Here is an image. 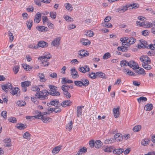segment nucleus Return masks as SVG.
I'll list each match as a JSON object with an SVG mask.
<instances>
[{"mask_svg":"<svg viewBox=\"0 0 155 155\" xmlns=\"http://www.w3.org/2000/svg\"><path fill=\"white\" fill-rule=\"evenodd\" d=\"M19 89L18 87L13 88L11 92L13 95H15L16 94L18 95V93H19Z\"/></svg>","mask_w":155,"mask_h":155,"instance_id":"a878e982","label":"nucleus"},{"mask_svg":"<svg viewBox=\"0 0 155 155\" xmlns=\"http://www.w3.org/2000/svg\"><path fill=\"white\" fill-rule=\"evenodd\" d=\"M41 13L38 12L36 15H35L34 19V21L36 23H38L41 21Z\"/></svg>","mask_w":155,"mask_h":155,"instance_id":"6e6552de","label":"nucleus"},{"mask_svg":"<svg viewBox=\"0 0 155 155\" xmlns=\"http://www.w3.org/2000/svg\"><path fill=\"white\" fill-rule=\"evenodd\" d=\"M124 150L123 148H120L114 150L113 153L114 154H120L124 152Z\"/></svg>","mask_w":155,"mask_h":155,"instance_id":"dca6fc26","label":"nucleus"},{"mask_svg":"<svg viewBox=\"0 0 155 155\" xmlns=\"http://www.w3.org/2000/svg\"><path fill=\"white\" fill-rule=\"evenodd\" d=\"M111 56V54L109 53H106L103 55V58L104 59H107L109 58Z\"/></svg>","mask_w":155,"mask_h":155,"instance_id":"de8ad7c7","label":"nucleus"},{"mask_svg":"<svg viewBox=\"0 0 155 155\" xmlns=\"http://www.w3.org/2000/svg\"><path fill=\"white\" fill-rule=\"evenodd\" d=\"M62 146H58L54 148L52 151V153L54 154L57 153L61 149Z\"/></svg>","mask_w":155,"mask_h":155,"instance_id":"9d476101","label":"nucleus"},{"mask_svg":"<svg viewBox=\"0 0 155 155\" xmlns=\"http://www.w3.org/2000/svg\"><path fill=\"white\" fill-rule=\"evenodd\" d=\"M40 118H41L44 123H47L48 122H50L51 120V118L50 117H47L44 115L42 116V117H41Z\"/></svg>","mask_w":155,"mask_h":155,"instance_id":"4468645a","label":"nucleus"},{"mask_svg":"<svg viewBox=\"0 0 155 155\" xmlns=\"http://www.w3.org/2000/svg\"><path fill=\"white\" fill-rule=\"evenodd\" d=\"M113 148L111 147H107L105 148L104 150L105 152H110L112 151Z\"/></svg>","mask_w":155,"mask_h":155,"instance_id":"4d7b16f0","label":"nucleus"},{"mask_svg":"<svg viewBox=\"0 0 155 155\" xmlns=\"http://www.w3.org/2000/svg\"><path fill=\"white\" fill-rule=\"evenodd\" d=\"M64 7L67 9L69 12H71L72 10V5L69 3H66L64 5Z\"/></svg>","mask_w":155,"mask_h":155,"instance_id":"c85d7f7f","label":"nucleus"},{"mask_svg":"<svg viewBox=\"0 0 155 155\" xmlns=\"http://www.w3.org/2000/svg\"><path fill=\"white\" fill-rule=\"evenodd\" d=\"M19 67L18 66H15L13 70L14 71V73L16 74L19 71Z\"/></svg>","mask_w":155,"mask_h":155,"instance_id":"6e6d98bb","label":"nucleus"},{"mask_svg":"<svg viewBox=\"0 0 155 155\" xmlns=\"http://www.w3.org/2000/svg\"><path fill=\"white\" fill-rule=\"evenodd\" d=\"M71 74L73 78H76L79 77V76L77 71H76L75 68H73L71 70Z\"/></svg>","mask_w":155,"mask_h":155,"instance_id":"423d86ee","label":"nucleus"},{"mask_svg":"<svg viewBox=\"0 0 155 155\" xmlns=\"http://www.w3.org/2000/svg\"><path fill=\"white\" fill-rule=\"evenodd\" d=\"M72 104V102L70 100H65L62 102L61 105L64 107H65L67 106H70Z\"/></svg>","mask_w":155,"mask_h":155,"instance_id":"1a4fd4ad","label":"nucleus"},{"mask_svg":"<svg viewBox=\"0 0 155 155\" xmlns=\"http://www.w3.org/2000/svg\"><path fill=\"white\" fill-rule=\"evenodd\" d=\"M82 44L84 45H87L90 44V41L88 39L82 38L81 41Z\"/></svg>","mask_w":155,"mask_h":155,"instance_id":"a211bd4d","label":"nucleus"},{"mask_svg":"<svg viewBox=\"0 0 155 155\" xmlns=\"http://www.w3.org/2000/svg\"><path fill=\"white\" fill-rule=\"evenodd\" d=\"M136 41V39L133 37H131L129 38V41H128V43L129 44L131 45L133 44Z\"/></svg>","mask_w":155,"mask_h":155,"instance_id":"a18cd8bd","label":"nucleus"},{"mask_svg":"<svg viewBox=\"0 0 155 155\" xmlns=\"http://www.w3.org/2000/svg\"><path fill=\"white\" fill-rule=\"evenodd\" d=\"M1 116L4 118L5 120L7 118V112L5 111H4L2 112L1 114Z\"/></svg>","mask_w":155,"mask_h":155,"instance_id":"680f3d73","label":"nucleus"},{"mask_svg":"<svg viewBox=\"0 0 155 155\" xmlns=\"http://www.w3.org/2000/svg\"><path fill=\"white\" fill-rule=\"evenodd\" d=\"M22 67L26 71H30L32 68V67L28 65L27 64H23Z\"/></svg>","mask_w":155,"mask_h":155,"instance_id":"72a5a7b5","label":"nucleus"},{"mask_svg":"<svg viewBox=\"0 0 155 155\" xmlns=\"http://www.w3.org/2000/svg\"><path fill=\"white\" fill-rule=\"evenodd\" d=\"M31 85V82L28 81H25L21 83V85L22 87H27Z\"/></svg>","mask_w":155,"mask_h":155,"instance_id":"cd10ccee","label":"nucleus"},{"mask_svg":"<svg viewBox=\"0 0 155 155\" xmlns=\"http://www.w3.org/2000/svg\"><path fill=\"white\" fill-rule=\"evenodd\" d=\"M35 112L37 115L34 116L35 118L37 119H41L40 117H42V116H43V114H45V113H44V114H42L41 112L38 111H36Z\"/></svg>","mask_w":155,"mask_h":155,"instance_id":"412c9836","label":"nucleus"},{"mask_svg":"<svg viewBox=\"0 0 155 155\" xmlns=\"http://www.w3.org/2000/svg\"><path fill=\"white\" fill-rule=\"evenodd\" d=\"M84 107V106H78L77 107V115L78 117H79L80 115H81L82 114V108Z\"/></svg>","mask_w":155,"mask_h":155,"instance_id":"ddd939ff","label":"nucleus"},{"mask_svg":"<svg viewBox=\"0 0 155 155\" xmlns=\"http://www.w3.org/2000/svg\"><path fill=\"white\" fill-rule=\"evenodd\" d=\"M8 36L9 37V38L10 41L12 42L13 41L14 38V37L13 35V34L9 31L8 32Z\"/></svg>","mask_w":155,"mask_h":155,"instance_id":"ea45409f","label":"nucleus"},{"mask_svg":"<svg viewBox=\"0 0 155 155\" xmlns=\"http://www.w3.org/2000/svg\"><path fill=\"white\" fill-rule=\"evenodd\" d=\"M59 101H51L50 102V104L51 105L55 106L57 107L59 106L58 105L59 104Z\"/></svg>","mask_w":155,"mask_h":155,"instance_id":"79ce46f5","label":"nucleus"},{"mask_svg":"<svg viewBox=\"0 0 155 155\" xmlns=\"http://www.w3.org/2000/svg\"><path fill=\"white\" fill-rule=\"evenodd\" d=\"M81 81L82 82L83 86H87L89 84L88 80L85 78H82L81 80Z\"/></svg>","mask_w":155,"mask_h":155,"instance_id":"7c9ffc66","label":"nucleus"},{"mask_svg":"<svg viewBox=\"0 0 155 155\" xmlns=\"http://www.w3.org/2000/svg\"><path fill=\"white\" fill-rule=\"evenodd\" d=\"M38 45L39 47L45 48L48 46V44L46 42L43 41H40L38 42Z\"/></svg>","mask_w":155,"mask_h":155,"instance_id":"9b49d317","label":"nucleus"},{"mask_svg":"<svg viewBox=\"0 0 155 155\" xmlns=\"http://www.w3.org/2000/svg\"><path fill=\"white\" fill-rule=\"evenodd\" d=\"M73 123L71 121L70 122L66 127V128L68 131H70L72 129Z\"/></svg>","mask_w":155,"mask_h":155,"instance_id":"c9c22d12","label":"nucleus"},{"mask_svg":"<svg viewBox=\"0 0 155 155\" xmlns=\"http://www.w3.org/2000/svg\"><path fill=\"white\" fill-rule=\"evenodd\" d=\"M61 38L60 37H57L54 38L51 43V45L55 47L58 46L60 44Z\"/></svg>","mask_w":155,"mask_h":155,"instance_id":"20e7f679","label":"nucleus"},{"mask_svg":"<svg viewBox=\"0 0 155 155\" xmlns=\"http://www.w3.org/2000/svg\"><path fill=\"white\" fill-rule=\"evenodd\" d=\"M36 94H35V96L36 97H31V101L33 102L35 104H37V98L38 99L37 97L36 96Z\"/></svg>","mask_w":155,"mask_h":155,"instance_id":"e2e57ef3","label":"nucleus"},{"mask_svg":"<svg viewBox=\"0 0 155 155\" xmlns=\"http://www.w3.org/2000/svg\"><path fill=\"white\" fill-rule=\"evenodd\" d=\"M137 100L139 103H140L141 102H143L147 101L146 97H141L139 98H137Z\"/></svg>","mask_w":155,"mask_h":155,"instance_id":"e433bc0d","label":"nucleus"},{"mask_svg":"<svg viewBox=\"0 0 155 155\" xmlns=\"http://www.w3.org/2000/svg\"><path fill=\"white\" fill-rule=\"evenodd\" d=\"M70 88L69 86L67 84H64L61 86L63 92L68 91Z\"/></svg>","mask_w":155,"mask_h":155,"instance_id":"4be33fe9","label":"nucleus"},{"mask_svg":"<svg viewBox=\"0 0 155 155\" xmlns=\"http://www.w3.org/2000/svg\"><path fill=\"white\" fill-rule=\"evenodd\" d=\"M136 24L137 25H139V26L140 27H146L148 23H146L145 24L144 22H141L140 21H136Z\"/></svg>","mask_w":155,"mask_h":155,"instance_id":"f704fd0d","label":"nucleus"},{"mask_svg":"<svg viewBox=\"0 0 155 155\" xmlns=\"http://www.w3.org/2000/svg\"><path fill=\"white\" fill-rule=\"evenodd\" d=\"M42 19L43 22L44 24L48 20V18L46 16H43L42 17Z\"/></svg>","mask_w":155,"mask_h":155,"instance_id":"69168bd1","label":"nucleus"},{"mask_svg":"<svg viewBox=\"0 0 155 155\" xmlns=\"http://www.w3.org/2000/svg\"><path fill=\"white\" fill-rule=\"evenodd\" d=\"M140 60L142 62V65L144 68L147 70H150L151 69V66L149 64L150 63L151 61L148 56L146 55L141 56Z\"/></svg>","mask_w":155,"mask_h":155,"instance_id":"f03ea898","label":"nucleus"},{"mask_svg":"<svg viewBox=\"0 0 155 155\" xmlns=\"http://www.w3.org/2000/svg\"><path fill=\"white\" fill-rule=\"evenodd\" d=\"M135 72L138 74L143 75H144L146 74L144 70L142 68H140L139 69L137 70Z\"/></svg>","mask_w":155,"mask_h":155,"instance_id":"f3484780","label":"nucleus"},{"mask_svg":"<svg viewBox=\"0 0 155 155\" xmlns=\"http://www.w3.org/2000/svg\"><path fill=\"white\" fill-rule=\"evenodd\" d=\"M38 75L40 78V81L41 82H45L46 81V79L45 78V76L43 73H39Z\"/></svg>","mask_w":155,"mask_h":155,"instance_id":"5701e85b","label":"nucleus"},{"mask_svg":"<svg viewBox=\"0 0 155 155\" xmlns=\"http://www.w3.org/2000/svg\"><path fill=\"white\" fill-rule=\"evenodd\" d=\"M61 83L62 84H64L66 83H73V81L71 80L68 79H66V78H62Z\"/></svg>","mask_w":155,"mask_h":155,"instance_id":"6ab92c4d","label":"nucleus"},{"mask_svg":"<svg viewBox=\"0 0 155 155\" xmlns=\"http://www.w3.org/2000/svg\"><path fill=\"white\" fill-rule=\"evenodd\" d=\"M57 89L51 90L50 92L46 90H44L37 92L36 94L37 97L41 100H45L48 98V96L50 94L53 96H57L60 95L59 92L57 91Z\"/></svg>","mask_w":155,"mask_h":155,"instance_id":"f257e3e1","label":"nucleus"},{"mask_svg":"<svg viewBox=\"0 0 155 155\" xmlns=\"http://www.w3.org/2000/svg\"><path fill=\"white\" fill-rule=\"evenodd\" d=\"M120 65L122 67H125V66L128 65V62L125 60H123L120 61Z\"/></svg>","mask_w":155,"mask_h":155,"instance_id":"58836bf2","label":"nucleus"},{"mask_svg":"<svg viewBox=\"0 0 155 155\" xmlns=\"http://www.w3.org/2000/svg\"><path fill=\"white\" fill-rule=\"evenodd\" d=\"M36 28L38 31L41 32H44L45 31V28L44 26H38Z\"/></svg>","mask_w":155,"mask_h":155,"instance_id":"c03bdc74","label":"nucleus"},{"mask_svg":"<svg viewBox=\"0 0 155 155\" xmlns=\"http://www.w3.org/2000/svg\"><path fill=\"white\" fill-rule=\"evenodd\" d=\"M90 70V69L89 67L86 65H85L84 66L78 68L79 71L83 73H85L86 72H89Z\"/></svg>","mask_w":155,"mask_h":155,"instance_id":"7ed1b4c3","label":"nucleus"},{"mask_svg":"<svg viewBox=\"0 0 155 155\" xmlns=\"http://www.w3.org/2000/svg\"><path fill=\"white\" fill-rule=\"evenodd\" d=\"M49 76L51 77L52 78H57V74L54 72V73L51 74L49 75Z\"/></svg>","mask_w":155,"mask_h":155,"instance_id":"774afa93","label":"nucleus"},{"mask_svg":"<svg viewBox=\"0 0 155 155\" xmlns=\"http://www.w3.org/2000/svg\"><path fill=\"white\" fill-rule=\"evenodd\" d=\"M64 18L68 22L71 21H73V19L67 15L64 17Z\"/></svg>","mask_w":155,"mask_h":155,"instance_id":"8fccbe9b","label":"nucleus"},{"mask_svg":"<svg viewBox=\"0 0 155 155\" xmlns=\"http://www.w3.org/2000/svg\"><path fill=\"white\" fill-rule=\"evenodd\" d=\"M153 108V106L151 104L146 105L144 107V109L146 111H150Z\"/></svg>","mask_w":155,"mask_h":155,"instance_id":"393cba45","label":"nucleus"},{"mask_svg":"<svg viewBox=\"0 0 155 155\" xmlns=\"http://www.w3.org/2000/svg\"><path fill=\"white\" fill-rule=\"evenodd\" d=\"M79 54V55L81 57L86 56L89 55V54L87 53L86 51L84 50L80 51Z\"/></svg>","mask_w":155,"mask_h":155,"instance_id":"bb28decb","label":"nucleus"},{"mask_svg":"<svg viewBox=\"0 0 155 155\" xmlns=\"http://www.w3.org/2000/svg\"><path fill=\"white\" fill-rule=\"evenodd\" d=\"M33 21L31 20H28L26 21V24L28 28L30 30L32 25Z\"/></svg>","mask_w":155,"mask_h":155,"instance_id":"473e14b6","label":"nucleus"},{"mask_svg":"<svg viewBox=\"0 0 155 155\" xmlns=\"http://www.w3.org/2000/svg\"><path fill=\"white\" fill-rule=\"evenodd\" d=\"M140 125H138L135 126L133 128V130L134 132H137L139 131L141 129Z\"/></svg>","mask_w":155,"mask_h":155,"instance_id":"49530a36","label":"nucleus"},{"mask_svg":"<svg viewBox=\"0 0 155 155\" xmlns=\"http://www.w3.org/2000/svg\"><path fill=\"white\" fill-rule=\"evenodd\" d=\"M150 141V139L145 138L142 140L141 144L144 146H147L149 143Z\"/></svg>","mask_w":155,"mask_h":155,"instance_id":"aec40b11","label":"nucleus"},{"mask_svg":"<svg viewBox=\"0 0 155 155\" xmlns=\"http://www.w3.org/2000/svg\"><path fill=\"white\" fill-rule=\"evenodd\" d=\"M120 109V107L118 106L117 108H114L113 109V113L115 118H118L120 115L119 110Z\"/></svg>","mask_w":155,"mask_h":155,"instance_id":"0eeeda50","label":"nucleus"},{"mask_svg":"<svg viewBox=\"0 0 155 155\" xmlns=\"http://www.w3.org/2000/svg\"><path fill=\"white\" fill-rule=\"evenodd\" d=\"M16 127L18 129L21 130L26 128L27 126L25 124H23L20 123L16 125Z\"/></svg>","mask_w":155,"mask_h":155,"instance_id":"f8f14e48","label":"nucleus"},{"mask_svg":"<svg viewBox=\"0 0 155 155\" xmlns=\"http://www.w3.org/2000/svg\"><path fill=\"white\" fill-rule=\"evenodd\" d=\"M89 76L91 78L95 79L96 78L97 75L95 73L92 72L90 74H89Z\"/></svg>","mask_w":155,"mask_h":155,"instance_id":"052dcab7","label":"nucleus"},{"mask_svg":"<svg viewBox=\"0 0 155 155\" xmlns=\"http://www.w3.org/2000/svg\"><path fill=\"white\" fill-rule=\"evenodd\" d=\"M50 16L51 18L55 19L56 18V13L54 12H51L50 13Z\"/></svg>","mask_w":155,"mask_h":155,"instance_id":"13d9d810","label":"nucleus"},{"mask_svg":"<svg viewBox=\"0 0 155 155\" xmlns=\"http://www.w3.org/2000/svg\"><path fill=\"white\" fill-rule=\"evenodd\" d=\"M94 34L93 32L91 30L88 31L85 34L86 36L91 37L93 36Z\"/></svg>","mask_w":155,"mask_h":155,"instance_id":"4c0bfd02","label":"nucleus"},{"mask_svg":"<svg viewBox=\"0 0 155 155\" xmlns=\"http://www.w3.org/2000/svg\"><path fill=\"white\" fill-rule=\"evenodd\" d=\"M31 135L28 132H26L23 134V138L27 139L28 140H29L30 139V137Z\"/></svg>","mask_w":155,"mask_h":155,"instance_id":"c756f323","label":"nucleus"},{"mask_svg":"<svg viewBox=\"0 0 155 155\" xmlns=\"http://www.w3.org/2000/svg\"><path fill=\"white\" fill-rule=\"evenodd\" d=\"M147 47V44H145V43H141L140 45H139L138 46V47L139 48H146Z\"/></svg>","mask_w":155,"mask_h":155,"instance_id":"0e129e2a","label":"nucleus"},{"mask_svg":"<svg viewBox=\"0 0 155 155\" xmlns=\"http://www.w3.org/2000/svg\"><path fill=\"white\" fill-rule=\"evenodd\" d=\"M31 90L34 91H37L36 94H37V93L38 92L40 91V89L37 86H32L31 88Z\"/></svg>","mask_w":155,"mask_h":155,"instance_id":"603ef678","label":"nucleus"},{"mask_svg":"<svg viewBox=\"0 0 155 155\" xmlns=\"http://www.w3.org/2000/svg\"><path fill=\"white\" fill-rule=\"evenodd\" d=\"M114 138L117 141H120L123 139L122 135L120 134H116L114 135Z\"/></svg>","mask_w":155,"mask_h":155,"instance_id":"b1692460","label":"nucleus"},{"mask_svg":"<svg viewBox=\"0 0 155 155\" xmlns=\"http://www.w3.org/2000/svg\"><path fill=\"white\" fill-rule=\"evenodd\" d=\"M127 48L125 46H122L119 47L117 48V50L118 51H122L125 52L127 50Z\"/></svg>","mask_w":155,"mask_h":155,"instance_id":"37998d69","label":"nucleus"},{"mask_svg":"<svg viewBox=\"0 0 155 155\" xmlns=\"http://www.w3.org/2000/svg\"><path fill=\"white\" fill-rule=\"evenodd\" d=\"M63 94L64 96H65V97L67 98H69L71 97L70 93L68 91L65 92H63Z\"/></svg>","mask_w":155,"mask_h":155,"instance_id":"864d4df0","label":"nucleus"},{"mask_svg":"<svg viewBox=\"0 0 155 155\" xmlns=\"http://www.w3.org/2000/svg\"><path fill=\"white\" fill-rule=\"evenodd\" d=\"M103 24V25L106 27L110 28L112 26V25L110 23L108 22H104Z\"/></svg>","mask_w":155,"mask_h":155,"instance_id":"bf43d9fd","label":"nucleus"},{"mask_svg":"<svg viewBox=\"0 0 155 155\" xmlns=\"http://www.w3.org/2000/svg\"><path fill=\"white\" fill-rule=\"evenodd\" d=\"M128 10L127 5H126L125 6H123L122 7H121L120 8L118 12H121L122 11H123V12H124L127 10Z\"/></svg>","mask_w":155,"mask_h":155,"instance_id":"5fc2aeb1","label":"nucleus"},{"mask_svg":"<svg viewBox=\"0 0 155 155\" xmlns=\"http://www.w3.org/2000/svg\"><path fill=\"white\" fill-rule=\"evenodd\" d=\"M96 74L97 76H98L101 78H104L105 76V74L101 72H97L96 73Z\"/></svg>","mask_w":155,"mask_h":155,"instance_id":"09e8293b","label":"nucleus"},{"mask_svg":"<svg viewBox=\"0 0 155 155\" xmlns=\"http://www.w3.org/2000/svg\"><path fill=\"white\" fill-rule=\"evenodd\" d=\"M102 143L100 140H97L95 142L94 146L96 148H99L102 145Z\"/></svg>","mask_w":155,"mask_h":155,"instance_id":"2f4dec72","label":"nucleus"},{"mask_svg":"<svg viewBox=\"0 0 155 155\" xmlns=\"http://www.w3.org/2000/svg\"><path fill=\"white\" fill-rule=\"evenodd\" d=\"M17 104L18 106H25L26 103L24 101L20 100L17 102Z\"/></svg>","mask_w":155,"mask_h":155,"instance_id":"a19ab883","label":"nucleus"},{"mask_svg":"<svg viewBox=\"0 0 155 155\" xmlns=\"http://www.w3.org/2000/svg\"><path fill=\"white\" fill-rule=\"evenodd\" d=\"M74 83L75 85L78 87H81L83 86L82 84H83L82 82L81 81H75Z\"/></svg>","mask_w":155,"mask_h":155,"instance_id":"3c124183","label":"nucleus"},{"mask_svg":"<svg viewBox=\"0 0 155 155\" xmlns=\"http://www.w3.org/2000/svg\"><path fill=\"white\" fill-rule=\"evenodd\" d=\"M136 63L134 61H131L129 62H128V66H129L131 68H134L136 69L138 68H139L137 67V66L136 65Z\"/></svg>","mask_w":155,"mask_h":155,"instance_id":"2eb2a0df","label":"nucleus"},{"mask_svg":"<svg viewBox=\"0 0 155 155\" xmlns=\"http://www.w3.org/2000/svg\"><path fill=\"white\" fill-rule=\"evenodd\" d=\"M9 120H10V122L13 123H16L17 122V120L14 117H11Z\"/></svg>","mask_w":155,"mask_h":155,"instance_id":"338daca9","label":"nucleus"},{"mask_svg":"<svg viewBox=\"0 0 155 155\" xmlns=\"http://www.w3.org/2000/svg\"><path fill=\"white\" fill-rule=\"evenodd\" d=\"M51 58V55L48 57L45 55L40 57L38 58V59L41 61L42 63H45V62H48V60Z\"/></svg>","mask_w":155,"mask_h":155,"instance_id":"39448f33","label":"nucleus"}]
</instances>
